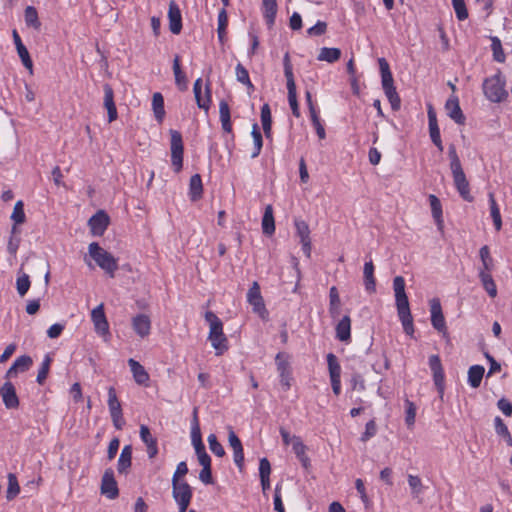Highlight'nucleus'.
Segmentation results:
<instances>
[{"instance_id": "nucleus-1", "label": "nucleus", "mask_w": 512, "mask_h": 512, "mask_svg": "<svg viewBox=\"0 0 512 512\" xmlns=\"http://www.w3.org/2000/svg\"><path fill=\"white\" fill-rule=\"evenodd\" d=\"M395 302L399 319L405 333L409 336L414 334L413 317L410 311L409 300L405 292V280L402 276H396L393 280Z\"/></svg>"}, {"instance_id": "nucleus-2", "label": "nucleus", "mask_w": 512, "mask_h": 512, "mask_svg": "<svg viewBox=\"0 0 512 512\" xmlns=\"http://www.w3.org/2000/svg\"><path fill=\"white\" fill-rule=\"evenodd\" d=\"M448 157L456 190L465 201L472 202L474 198L470 193V185L462 168L460 158L454 144H450L448 147Z\"/></svg>"}, {"instance_id": "nucleus-3", "label": "nucleus", "mask_w": 512, "mask_h": 512, "mask_svg": "<svg viewBox=\"0 0 512 512\" xmlns=\"http://www.w3.org/2000/svg\"><path fill=\"white\" fill-rule=\"evenodd\" d=\"M90 257L96 264L104 270L110 277L115 276L118 270L117 259L109 252L104 250L97 242H92L88 246Z\"/></svg>"}, {"instance_id": "nucleus-4", "label": "nucleus", "mask_w": 512, "mask_h": 512, "mask_svg": "<svg viewBox=\"0 0 512 512\" xmlns=\"http://www.w3.org/2000/svg\"><path fill=\"white\" fill-rule=\"evenodd\" d=\"M483 92L485 97L494 103L502 102L508 97V92L505 90V80L500 72L484 80Z\"/></svg>"}, {"instance_id": "nucleus-5", "label": "nucleus", "mask_w": 512, "mask_h": 512, "mask_svg": "<svg viewBox=\"0 0 512 512\" xmlns=\"http://www.w3.org/2000/svg\"><path fill=\"white\" fill-rule=\"evenodd\" d=\"M171 135V162L175 172H179L183 167V140L182 135L177 130H170Z\"/></svg>"}, {"instance_id": "nucleus-6", "label": "nucleus", "mask_w": 512, "mask_h": 512, "mask_svg": "<svg viewBox=\"0 0 512 512\" xmlns=\"http://www.w3.org/2000/svg\"><path fill=\"white\" fill-rule=\"evenodd\" d=\"M172 495L179 506V512H186L193 495L190 485L187 482H172Z\"/></svg>"}, {"instance_id": "nucleus-7", "label": "nucleus", "mask_w": 512, "mask_h": 512, "mask_svg": "<svg viewBox=\"0 0 512 512\" xmlns=\"http://www.w3.org/2000/svg\"><path fill=\"white\" fill-rule=\"evenodd\" d=\"M108 407L113 425L116 429L121 430L125 424L122 407L117 398L114 387L108 389Z\"/></svg>"}, {"instance_id": "nucleus-8", "label": "nucleus", "mask_w": 512, "mask_h": 512, "mask_svg": "<svg viewBox=\"0 0 512 512\" xmlns=\"http://www.w3.org/2000/svg\"><path fill=\"white\" fill-rule=\"evenodd\" d=\"M247 301L253 307V312L257 313L262 319L267 318L268 311L265 307L258 282H253L252 286L248 290Z\"/></svg>"}, {"instance_id": "nucleus-9", "label": "nucleus", "mask_w": 512, "mask_h": 512, "mask_svg": "<svg viewBox=\"0 0 512 512\" xmlns=\"http://www.w3.org/2000/svg\"><path fill=\"white\" fill-rule=\"evenodd\" d=\"M429 366L433 373L434 384L439 393V397L442 400L445 390V376L441 360L438 355H431L429 357Z\"/></svg>"}, {"instance_id": "nucleus-10", "label": "nucleus", "mask_w": 512, "mask_h": 512, "mask_svg": "<svg viewBox=\"0 0 512 512\" xmlns=\"http://www.w3.org/2000/svg\"><path fill=\"white\" fill-rule=\"evenodd\" d=\"M208 339L216 350V355H221L228 349L227 338L223 333V323L210 328Z\"/></svg>"}, {"instance_id": "nucleus-11", "label": "nucleus", "mask_w": 512, "mask_h": 512, "mask_svg": "<svg viewBox=\"0 0 512 512\" xmlns=\"http://www.w3.org/2000/svg\"><path fill=\"white\" fill-rule=\"evenodd\" d=\"M327 363L332 390L335 395H339L341 392V367L338 363L337 357L333 353H329L327 355Z\"/></svg>"}, {"instance_id": "nucleus-12", "label": "nucleus", "mask_w": 512, "mask_h": 512, "mask_svg": "<svg viewBox=\"0 0 512 512\" xmlns=\"http://www.w3.org/2000/svg\"><path fill=\"white\" fill-rule=\"evenodd\" d=\"M296 233L300 238V243L302 244L303 253L307 258L311 256V238H310V229L308 224L304 220L296 219L295 222Z\"/></svg>"}, {"instance_id": "nucleus-13", "label": "nucleus", "mask_w": 512, "mask_h": 512, "mask_svg": "<svg viewBox=\"0 0 512 512\" xmlns=\"http://www.w3.org/2000/svg\"><path fill=\"white\" fill-rule=\"evenodd\" d=\"M110 219L103 210L96 212L88 221L91 233L94 236H102L109 225Z\"/></svg>"}, {"instance_id": "nucleus-14", "label": "nucleus", "mask_w": 512, "mask_h": 512, "mask_svg": "<svg viewBox=\"0 0 512 512\" xmlns=\"http://www.w3.org/2000/svg\"><path fill=\"white\" fill-rule=\"evenodd\" d=\"M91 319L94 324L95 331L102 336L109 335V324L104 312V305L100 304L91 312Z\"/></svg>"}, {"instance_id": "nucleus-15", "label": "nucleus", "mask_w": 512, "mask_h": 512, "mask_svg": "<svg viewBox=\"0 0 512 512\" xmlns=\"http://www.w3.org/2000/svg\"><path fill=\"white\" fill-rule=\"evenodd\" d=\"M430 312L432 326L439 332L446 331L445 318L438 298L430 300Z\"/></svg>"}, {"instance_id": "nucleus-16", "label": "nucleus", "mask_w": 512, "mask_h": 512, "mask_svg": "<svg viewBox=\"0 0 512 512\" xmlns=\"http://www.w3.org/2000/svg\"><path fill=\"white\" fill-rule=\"evenodd\" d=\"M101 493L106 495L109 499H115L119 494L117 482L111 469H107L103 474Z\"/></svg>"}, {"instance_id": "nucleus-17", "label": "nucleus", "mask_w": 512, "mask_h": 512, "mask_svg": "<svg viewBox=\"0 0 512 512\" xmlns=\"http://www.w3.org/2000/svg\"><path fill=\"white\" fill-rule=\"evenodd\" d=\"M169 29L173 34H179L182 30L181 11L174 0L169 3L168 10Z\"/></svg>"}, {"instance_id": "nucleus-18", "label": "nucleus", "mask_w": 512, "mask_h": 512, "mask_svg": "<svg viewBox=\"0 0 512 512\" xmlns=\"http://www.w3.org/2000/svg\"><path fill=\"white\" fill-rule=\"evenodd\" d=\"M2 400L7 409H16L19 407V399L16 389L10 381H6L2 386Z\"/></svg>"}, {"instance_id": "nucleus-19", "label": "nucleus", "mask_w": 512, "mask_h": 512, "mask_svg": "<svg viewBox=\"0 0 512 512\" xmlns=\"http://www.w3.org/2000/svg\"><path fill=\"white\" fill-rule=\"evenodd\" d=\"M228 441L234 452V462L238 466V468L242 470L244 465L243 447L240 439L232 429H230L229 431Z\"/></svg>"}, {"instance_id": "nucleus-20", "label": "nucleus", "mask_w": 512, "mask_h": 512, "mask_svg": "<svg viewBox=\"0 0 512 512\" xmlns=\"http://www.w3.org/2000/svg\"><path fill=\"white\" fill-rule=\"evenodd\" d=\"M132 327L138 336L147 337L151 330V320L148 315L138 314L132 318Z\"/></svg>"}, {"instance_id": "nucleus-21", "label": "nucleus", "mask_w": 512, "mask_h": 512, "mask_svg": "<svg viewBox=\"0 0 512 512\" xmlns=\"http://www.w3.org/2000/svg\"><path fill=\"white\" fill-rule=\"evenodd\" d=\"M104 106L107 109L108 121L111 123L118 117L116 105L114 102V91L109 84H104Z\"/></svg>"}, {"instance_id": "nucleus-22", "label": "nucleus", "mask_w": 512, "mask_h": 512, "mask_svg": "<svg viewBox=\"0 0 512 512\" xmlns=\"http://www.w3.org/2000/svg\"><path fill=\"white\" fill-rule=\"evenodd\" d=\"M140 438L146 445L148 457L154 458L158 454L157 440L152 436L148 426H140Z\"/></svg>"}, {"instance_id": "nucleus-23", "label": "nucleus", "mask_w": 512, "mask_h": 512, "mask_svg": "<svg viewBox=\"0 0 512 512\" xmlns=\"http://www.w3.org/2000/svg\"><path fill=\"white\" fill-rule=\"evenodd\" d=\"M33 363V360L28 355H22L18 357L11 367L7 370L5 378L10 379L17 375L18 372H25L29 370Z\"/></svg>"}, {"instance_id": "nucleus-24", "label": "nucleus", "mask_w": 512, "mask_h": 512, "mask_svg": "<svg viewBox=\"0 0 512 512\" xmlns=\"http://www.w3.org/2000/svg\"><path fill=\"white\" fill-rule=\"evenodd\" d=\"M128 365L133 374V378L138 385L148 386L149 374L145 368L133 358L128 360Z\"/></svg>"}, {"instance_id": "nucleus-25", "label": "nucleus", "mask_w": 512, "mask_h": 512, "mask_svg": "<svg viewBox=\"0 0 512 512\" xmlns=\"http://www.w3.org/2000/svg\"><path fill=\"white\" fill-rule=\"evenodd\" d=\"M277 8L276 0H262L263 17L268 29H272L275 24Z\"/></svg>"}, {"instance_id": "nucleus-26", "label": "nucleus", "mask_w": 512, "mask_h": 512, "mask_svg": "<svg viewBox=\"0 0 512 512\" xmlns=\"http://www.w3.org/2000/svg\"><path fill=\"white\" fill-rule=\"evenodd\" d=\"M293 452L301 462L303 468L308 470L310 468V459L306 454L307 447L299 436H293Z\"/></svg>"}, {"instance_id": "nucleus-27", "label": "nucleus", "mask_w": 512, "mask_h": 512, "mask_svg": "<svg viewBox=\"0 0 512 512\" xmlns=\"http://www.w3.org/2000/svg\"><path fill=\"white\" fill-rule=\"evenodd\" d=\"M445 108L448 116L453 119L457 124L463 125L465 123V116L459 106L458 98L448 99Z\"/></svg>"}, {"instance_id": "nucleus-28", "label": "nucleus", "mask_w": 512, "mask_h": 512, "mask_svg": "<svg viewBox=\"0 0 512 512\" xmlns=\"http://www.w3.org/2000/svg\"><path fill=\"white\" fill-rule=\"evenodd\" d=\"M336 337L342 342H347L351 338V319L345 315L336 325Z\"/></svg>"}, {"instance_id": "nucleus-29", "label": "nucleus", "mask_w": 512, "mask_h": 512, "mask_svg": "<svg viewBox=\"0 0 512 512\" xmlns=\"http://www.w3.org/2000/svg\"><path fill=\"white\" fill-rule=\"evenodd\" d=\"M132 464V446L125 445L118 459L117 470L120 474H126Z\"/></svg>"}, {"instance_id": "nucleus-30", "label": "nucleus", "mask_w": 512, "mask_h": 512, "mask_svg": "<svg viewBox=\"0 0 512 512\" xmlns=\"http://www.w3.org/2000/svg\"><path fill=\"white\" fill-rule=\"evenodd\" d=\"M365 289L369 293H374L376 290V280L374 277V264L372 260L365 262L363 269Z\"/></svg>"}, {"instance_id": "nucleus-31", "label": "nucleus", "mask_w": 512, "mask_h": 512, "mask_svg": "<svg viewBox=\"0 0 512 512\" xmlns=\"http://www.w3.org/2000/svg\"><path fill=\"white\" fill-rule=\"evenodd\" d=\"M173 72L176 85L181 91H185L188 87V80L185 73L181 69L180 57L178 55H176L173 60Z\"/></svg>"}, {"instance_id": "nucleus-32", "label": "nucleus", "mask_w": 512, "mask_h": 512, "mask_svg": "<svg viewBox=\"0 0 512 512\" xmlns=\"http://www.w3.org/2000/svg\"><path fill=\"white\" fill-rule=\"evenodd\" d=\"M341 300L339 292L335 286H332L329 291V314L335 319L340 315Z\"/></svg>"}, {"instance_id": "nucleus-33", "label": "nucleus", "mask_w": 512, "mask_h": 512, "mask_svg": "<svg viewBox=\"0 0 512 512\" xmlns=\"http://www.w3.org/2000/svg\"><path fill=\"white\" fill-rule=\"evenodd\" d=\"M219 114L222 129L227 132H232V124H231V116H230V107L225 100H221L219 103Z\"/></svg>"}, {"instance_id": "nucleus-34", "label": "nucleus", "mask_w": 512, "mask_h": 512, "mask_svg": "<svg viewBox=\"0 0 512 512\" xmlns=\"http://www.w3.org/2000/svg\"><path fill=\"white\" fill-rule=\"evenodd\" d=\"M203 193V185H202V179L199 174H194L190 178L189 183V195L191 201H197L202 197Z\"/></svg>"}, {"instance_id": "nucleus-35", "label": "nucleus", "mask_w": 512, "mask_h": 512, "mask_svg": "<svg viewBox=\"0 0 512 512\" xmlns=\"http://www.w3.org/2000/svg\"><path fill=\"white\" fill-rule=\"evenodd\" d=\"M485 369L481 365H473L468 369V383L472 388H478L481 384Z\"/></svg>"}, {"instance_id": "nucleus-36", "label": "nucleus", "mask_w": 512, "mask_h": 512, "mask_svg": "<svg viewBox=\"0 0 512 512\" xmlns=\"http://www.w3.org/2000/svg\"><path fill=\"white\" fill-rule=\"evenodd\" d=\"M479 278L481 280L483 288L488 293V295L491 298H495L497 296V287H496V284H495L490 272L480 270Z\"/></svg>"}, {"instance_id": "nucleus-37", "label": "nucleus", "mask_w": 512, "mask_h": 512, "mask_svg": "<svg viewBox=\"0 0 512 512\" xmlns=\"http://www.w3.org/2000/svg\"><path fill=\"white\" fill-rule=\"evenodd\" d=\"M427 114H428L430 138H431L432 142L440 140L441 136H440V130H439L438 123H437L436 112L431 105L428 106Z\"/></svg>"}, {"instance_id": "nucleus-38", "label": "nucleus", "mask_w": 512, "mask_h": 512, "mask_svg": "<svg viewBox=\"0 0 512 512\" xmlns=\"http://www.w3.org/2000/svg\"><path fill=\"white\" fill-rule=\"evenodd\" d=\"M341 57V50L339 48L323 47L320 49L317 56L318 61H324L328 63H334Z\"/></svg>"}, {"instance_id": "nucleus-39", "label": "nucleus", "mask_w": 512, "mask_h": 512, "mask_svg": "<svg viewBox=\"0 0 512 512\" xmlns=\"http://www.w3.org/2000/svg\"><path fill=\"white\" fill-rule=\"evenodd\" d=\"M262 230L266 235H272L275 231V222L273 209L271 205H267L262 218Z\"/></svg>"}, {"instance_id": "nucleus-40", "label": "nucleus", "mask_w": 512, "mask_h": 512, "mask_svg": "<svg viewBox=\"0 0 512 512\" xmlns=\"http://www.w3.org/2000/svg\"><path fill=\"white\" fill-rule=\"evenodd\" d=\"M378 62L381 72L382 87L386 88L394 86V80L388 62L385 58H379Z\"/></svg>"}, {"instance_id": "nucleus-41", "label": "nucleus", "mask_w": 512, "mask_h": 512, "mask_svg": "<svg viewBox=\"0 0 512 512\" xmlns=\"http://www.w3.org/2000/svg\"><path fill=\"white\" fill-rule=\"evenodd\" d=\"M152 107L154 111L155 118L158 122H162L165 116L164 110V98L160 92H156L152 97Z\"/></svg>"}, {"instance_id": "nucleus-42", "label": "nucleus", "mask_w": 512, "mask_h": 512, "mask_svg": "<svg viewBox=\"0 0 512 512\" xmlns=\"http://www.w3.org/2000/svg\"><path fill=\"white\" fill-rule=\"evenodd\" d=\"M489 204H490V213H491V217L493 219L495 229L497 231H499L502 228V219H501L499 207L497 205V202L495 200L493 193H489Z\"/></svg>"}, {"instance_id": "nucleus-43", "label": "nucleus", "mask_w": 512, "mask_h": 512, "mask_svg": "<svg viewBox=\"0 0 512 512\" xmlns=\"http://www.w3.org/2000/svg\"><path fill=\"white\" fill-rule=\"evenodd\" d=\"M251 135H252L253 142H254V149L251 154V157L256 158L260 154L262 146H263L262 134L260 132V129H259V126L257 123L253 124Z\"/></svg>"}, {"instance_id": "nucleus-44", "label": "nucleus", "mask_w": 512, "mask_h": 512, "mask_svg": "<svg viewBox=\"0 0 512 512\" xmlns=\"http://www.w3.org/2000/svg\"><path fill=\"white\" fill-rule=\"evenodd\" d=\"M24 16L27 26L33 27L36 30L40 29L41 22L39 21L38 13L35 7L27 6Z\"/></svg>"}, {"instance_id": "nucleus-45", "label": "nucleus", "mask_w": 512, "mask_h": 512, "mask_svg": "<svg viewBox=\"0 0 512 512\" xmlns=\"http://www.w3.org/2000/svg\"><path fill=\"white\" fill-rule=\"evenodd\" d=\"M19 492H20V486H19L16 475L13 473H9L6 498L8 500H12L19 494Z\"/></svg>"}, {"instance_id": "nucleus-46", "label": "nucleus", "mask_w": 512, "mask_h": 512, "mask_svg": "<svg viewBox=\"0 0 512 512\" xmlns=\"http://www.w3.org/2000/svg\"><path fill=\"white\" fill-rule=\"evenodd\" d=\"M275 363L279 375L291 372L288 354L284 352H279L275 357Z\"/></svg>"}, {"instance_id": "nucleus-47", "label": "nucleus", "mask_w": 512, "mask_h": 512, "mask_svg": "<svg viewBox=\"0 0 512 512\" xmlns=\"http://www.w3.org/2000/svg\"><path fill=\"white\" fill-rule=\"evenodd\" d=\"M235 74L238 82L246 85L249 89L254 88L252 82L250 81L248 70L241 63L236 65Z\"/></svg>"}, {"instance_id": "nucleus-48", "label": "nucleus", "mask_w": 512, "mask_h": 512, "mask_svg": "<svg viewBox=\"0 0 512 512\" xmlns=\"http://www.w3.org/2000/svg\"><path fill=\"white\" fill-rule=\"evenodd\" d=\"M491 49L493 51L494 60L499 63H503L506 57L502 49L501 41L498 37H491Z\"/></svg>"}, {"instance_id": "nucleus-49", "label": "nucleus", "mask_w": 512, "mask_h": 512, "mask_svg": "<svg viewBox=\"0 0 512 512\" xmlns=\"http://www.w3.org/2000/svg\"><path fill=\"white\" fill-rule=\"evenodd\" d=\"M205 94H206L205 100L202 99L201 93L197 92V94H194V96H195V100H196L197 106L199 108L204 109L205 111H207L209 109V107H210V102H211L210 81H207V83L205 85Z\"/></svg>"}, {"instance_id": "nucleus-50", "label": "nucleus", "mask_w": 512, "mask_h": 512, "mask_svg": "<svg viewBox=\"0 0 512 512\" xmlns=\"http://www.w3.org/2000/svg\"><path fill=\"white\" fill-rule=\"evenodd\" d=\"M432 216L438 222H442V206L440 200L433 194L429 195Z\"/></svg>"}, {"instance_id": "nucleus-51", "label": "nucleus", "mask_w": 512, "mask_h": 512, "mask_svg": "<svg viewBox=\"0 0 512 512\" xmlns=\"http://www.w3.org/2000/svg\"><path fill=\"white\" fill-rule=\"evenodd\" d=\"M479 255L482 261L483 268L481 270H484L486 272H490L493 268V259L490 256V250L487 245L481 247L479 251Z\"/></svg>"}, {"instance_id": "nucleus-52", "label": "nucleus", "mask_w": 512, "mask_h": 512, "mask_svg": "<svg viewBox=\"0 0 512 512\" xmlns=\"http://www.w3.org/2000/svg\"><path fill=\"white\" fill-rule=\"evenodd\" d=\"M11 219L15 224H23L25 222L26 216L24 212V204L21 200L15 203L13 212L11 214Z\"/></svg>"}, {"instance_id": "nucleus-53", "label": "nucleus", "mask_w": 512, "mask_h": 512, "mask_svg": "<svg viewBox=\"0 0 512 512\" xmlns=\"http://www.w3.org/2000/svg\"><path fill=\"white\" fill-rule=\"evenodd\" d=\"M31 285L29 276L27 274H22L21 276H18L16 280V288L18 294L23 297L29 290Z\"/></svg>"}, {"instance_id": "nucleus-54", "label": "nucleus", "mask_w": 512, "mask_h": 512, "mask_svg": "<svg viewBox=\"0 0 512 512\" xmlns=\"http://www.w3.org/2000/svg\"><path fill=\"white\" fill-rule=\"evenodd\" d=\"M452 5L459 21H463L468 18V10L464 0H452Z\"/></svg>"}, {"instance_id": "nucleus-55", "label": "nucleus", "mask_w": 512, "mask_h": 512, "mask_svg": "<svg viewBox=\"0 0 512 512\" xmlns=\"http://www.w3.org/2000/svg\"><path fill=\"white\" fill-rule=\"evenodd\" d=\"M208 443L210 450L218 457H223L225 455V450L223 446L217 440L216 435L210 434L208 436Z\"/></svg>"}, {"instance_id": "nucleus-56", "label": "nucleus", "mask_w": 512, "mask_h": 512, "mask_svg": "<svg viewBox=\"0 0 512 512\" xmlns=\"http://www.w3.org/2000/svg\"><path fill=\"white\" fill-rule=\"evenodd\" d=\"M50 363H51V358L49 357V355H46L45 359L38 371V374H37V382L39 384H43V382L47 378V375H48L49 369H50Z\"/></svg>"}, {"instance_id": "nucleus-57", "label": "nucleus", "mask_w": 512, "mask_h": 512, "mask_svg": "<svg viewBox=\"0 0 512 512\" xmlns=\"http://www.w3.org/2000/svg\"><path fill=\"white\" fill-rule=\"evenodd\" d=\"M416 407L413 402L406 400V416L405 422L408 427H411L415 423Z\"/></svg>"}, {"instance_id": "nucleus-58", "label": "nucleus", "mask_w": 512, "mask_h": 512, "mask_svg": "<svg viewBox=\"0 0 512 512\" xmlns=\"http://www.w3.org/2000/svg\"><path fill=\"white\" fill-rule=\"evenodd\" d=\"M311 120L313 126L315 127L316 133L320 139H324L326 137L325 129L320 122V118L316 111L310 112Z\"/></svg>"}, {"instance_id": "nucleus-59", "label": "nucleus", "mask_w": 512, "mask_h": 512, "mask_svg": "<svg viewBox=\"0 0 512 512\" xmlns=\"http://www.w3.org/2000/svg\"><path fill=\"white\" fill-rule=\"evenodd\" d=\"M17 49V53L23 63V65L27 68V69H32L33 67V63H32V60L30 58V55H29V52L27 50V48L22 45V46H19L16 48Z\"/></svg>"}, {"instance_id": "nucleus-60", "label": "nucleus", "mask_w": 512, "mask_h": 512, "mask_svg": "<svg viewBox=\"0 0 512 512\" xmlns=\"http://www.w3.org/2000/svg\"><path fill=\"white\" fill-rule=\"evenodd\" d=\"M288 102L295 117H300V109L297 101L296 90L288 91Z\"/></svg>"}, {"instance_id": "nucleus-61", "label": "nucleus", "mask_w": 512, "mask_h": 512, "mask_svg": "<svg viewBox=\"0 0 512 512\" xmlns=\"http://www.w3.org/2000/svg\"><path fill=\"white\" fill-rule=\"evenodd\" d=\"M408 484L412 489V493L415 496H418L422 491V481L418 476L409 475L408 476Z\"/></svg>"}, {"instance_id": "nucleus-62", "label": "nucleus", "mask_w": 512, "mask_h": 512, "mask_svg": "<svg viewBox=\"0 0 512 512\" xmlns=\"http://www.w3.org/2000/svg\"><path fill=\"white\" fill-rule=\"evenodd\" d=\"M377 428L374 420H370L366 423L365 432L361 436V441L366 442L376 434Z\"/></svg>"}, {"instance_id": "nucleus-63", "label": "nucleus", "mask_w": 512, "mask_h": 512, "mask_svg": "<svg viewBox=\"0 0 512 512\" xmlns=\"http://www.w3.org/2000/svg\"><path fill=\"white\" fill-rule=\"evenodd\" d=\"M187 473H188V467H187L186 462H184V461L180 462L177 465L176 470L173 474L172 482L173 483L180 482V478L185 476Z\"/></svg>"}, {"instance_id": "nucleus-64", "label": "nucleus", "mask_w": 512, "mask_h": 512, "mask_svg": "<svg viewBox=\"0 0 512 512\" xmlns=\"http://www.w3.org/2000/svg\"><path fill=\"white\" fill-rule=\"evenodd\" d=\"M274 509L277 512H285V508L281 498V485L277 484L274 492Z\"/></svg>"}]
</instances>
